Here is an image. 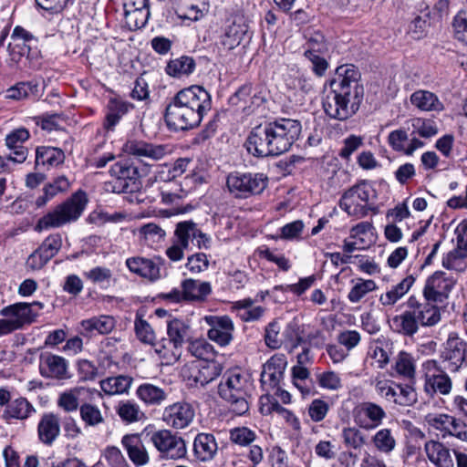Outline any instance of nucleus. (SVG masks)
I'll use <instances>...</instances> for the list:
<instances>
[{"mask_svg":"<svg viewBox=\"0 0 467 467\" xmlns=\"http://www.w3.org/2000/svg\"><path fill=\"white\" fill-rule=\"evenodd\" d=\"M452 27L455 39L467 46V9L457 13L453 18Z\"/></svg>","mask_w":467,"mask_h":467,"instance_id":"58","label":"nucleus"},{"mask_svg":"<svg viewBox=\"0 0 467 467\" xmlns=\"http://www.w3.org/2000/svg\"><path fill=\"white\" fill-rule=\"evenodd\" d=\"M286 368V359L284 355H275L263 366L261 383L269 388H275L283 379Z\"/></svg>","mask_w":467,"mask_h":467,"instance_id":"26","label":"nucleus"},{"mask_svg":"<svg viewBox=\"0 0 467 467\" xmlns=\"http://www.w3.org/2000/svg\"><path fill=\"white\" fill-rule=\"evenodd\" d=\"M35 412L34 407L25 398H19L7 404L3 417L5 419L25 420Z\"/></svg>","mask_w":467,"mask_h":467,"instance_id":"44","label":"nucleus"},{"mask_svg":"<svg viewBox=\"0 0 467 467\" xmlns=\"http://www.w3.org/2000/svg\"><path fill=\"white\" fill-rule=\"evenodd\" d=\"M38 97V84L33 81L18 82L6 89L5 99L12 100L32 99Z\"/></svg>","mask_w":467,"mask_h":467,"instance_id":"40","label":"nucleus"},{"mask_svg":"<svg viewBox=\"0 0 467 467\" xmlns=\"http://www.w3.org/2000/svg\"><path fill=\"white\" fill-rule=\"evenodd\" d=\"M0 315L5 317L0 319V336L21 329L25 325H29L36 319V314L26 303H16L5 306L0 311Z\"/></svg>","mask_w":467,"mask_h":467,"instance_id":"10","label":"nucleus"},{"mask_svg":"<svg viewBox=\"0 0 467 467\" xmlns=\"http://www.w3.org/2000/svg\"><path fill=\"white\" fill-rule=\"evenodd\" d=\"M272 147H274L275 156L281 155L288 151L291 146L298 140L302 125L297 119H279L273 122H268Z\"/></svg>","mask_w":467,"mask_h":467,"instance_id":"7","label":"nucleus"},{"mask_svg":"<svg viewBox=\"0 0 467 467\" xmlns=\"http://www.w3.org/2000/svg\"><path fill=\"white\" fill-rule=\"evenodd\" d=\"M79 393V389H73L69 391L61 393L57 400L58 407L67 412L76 410L78 407Z\"/></svg>","mask_w":467,"mask_h":467,"instance_id":"64","label":"nucleus"},{"mask_svg":"<svg viewBox=\"0 0 467 467\" xmlns=\"http://www.w3.org/2000/svg\"><path fill=\"white\" fill-rule=\"evenodd\" d=\"M132 108L133 106L126 101L111 98L107 105L108 112L103 123L104 129L108 131L114 130L121 118Z\"/></svg>","mask_w":467,"mask_h":467,"instance_id":"32","label":"nucleus"},{"mask_svg":"<svg viewBox=\"0 0 467 467\" xmlns=\"http://www.w3.org/2000/svg\"><path fill=\"white\" fill-rule=\"evenodd\" d=\"M163 262L161 257L146 259L143 257H132L126 261L128 268L143 278L150 281H156L161 278L160 265Z\"/></svg>","mask_w":467,"mask_h":467,"instance_id":"25","label":"nucleus"},{"mask_svg":"<svg viewBox=\"0 0 467 467\" xmlns=\"http://www.w3.org/2000/svg\"><path fill=\"white\" fill-rule=\"evenodd\" d=\"M172 8L182 20L195 22L203 17L209 10L205 0H171Z\"/></svg>","mask_w":467,"mask_h":467,"instance_id":"23","label":"nucleus"},{"mask_svg":"<svg viewBox=\"0 0 467 467\" xmlns=\"http://www.w3.org/2000/svg\"><path fill=\"white\" fill-rule=\"evenodd\" d=\"M65 153L60 148L51 146H38L36 149V167L42 166L49 169L57 167L65 161Z\"/></svg>","mask_w":467,"mask_h":467,"instance_id":"30","label":"nucleus"},{"mask_svg":"<svg viewBox=\"0 0 467 467\" xmlns=\"http://www.w3.org/2000/svg\"><path fill=\"white\" fill-rule=\"evenodd\" d=\"M138 399L147 406H160L168 397L165 389L151 383H143L136 390Z\"/></svg>","mask_w":467,"mask_h":467,"instance_id":"36","label":"nucleus"},{"mask_svg":"<svg viewBox=\"0 0 467 467\" xmlns=\"http://www.w3.org/2000/svg\"><path fill=\"white\" fill-rule=\"evenodd\" d=\"M30 138V133L26 128H18L12 130L5 137V145L12 150L8 160L13 162L23 163L28 155V150L23 144Z\"/></svg>","mask_w":467,"mask_h":467,"instance_id":"24","label":"nucleus"},{"mask_svg":"<svg viewBox=\"0 0 467 467\" xmlns=\"http://www.w3.org/2000/svg\"><path fill=\"white\" fill-rule=\"evenodd\" d=\"M377 287L373 280H360L349 291L348 298L352 303L359 302L368 292Z\"/></svg>","mask_w":467,"mask_h":467,"instance_id":"60","label":"nucleus"},{"mask_svg":"<svg viewBox=\"0 0 467 467\" xmlns=\"http://www.w3.org/2000/svg\"><path fill=\"white\" fill-rule=\"evenodd\" d=\"M361 430L355 426L343 428L341 437L346 447L360 450L366 444V436Z\"/></svg>","mask_w":467,"mask_h":467,"instance_id":"50","label":"nucleus"},{"mask_svg":"<svg viewBox=\"0 0 467 467\" xmlns=\"http://www.w3.org/2000/svg\"><path fill=\"white\" fill-rule=\"evenodd\" d=\"M218 450L217 442L213 434L199 433L193 442L195 456L202 462L212 460Z\"/></svg>","mask_w":467,"mask_h":467,"instance_id":"34","label":"nucleus"},{"mask_svg":"<svg viewBox=\"0 0 467 467\" xmlns=\"http://www.w3.org/2000/svg\"><path fill=\"white\" fill-rule=\"evenodd\" d=\"M425 420L431 427L442 432V436L445 437L450 433L451 424L454 422V416L444 413H430L425 417Z\"/></svg>","mask_w":467,"mask_h":467,"instance_id":"52","label":"nucleus"},{"mask_svg":"<svg viewBox=\"0 0 467 467\" xmlns=\"http://www.w3.org/2000/svg\"><path fill=\"white\" fill-rule=\"evenodd\" d=\"M150 441L163 459L180 460L185 458L187 454L185 441L173 434L170 430L162 429L151 432Z\"/></svg>","mask_w":467,"mask_h":467,"instance_id":"9","label":"nucleus"},{"mask_svg":"<svg viewBox=\"0 0 467 467\" xmlns=\"http://www.w3.org/2000/svg\"><path fill=\"white\" fill-rule=\"evenodd\" d=\"M195 69V62L192 57L183 56L171 60L166 67V73L170 76L180 78L189 75Z\"/></svg>","mask_w":467,"mask_h":467,"instance_id":"47","label":"nucleus"},{"mask_svg":"<svg viewBox=\"0 0 467 467\" xmlns=\"http://www.w3.org/2000/svg\"><path fill=\"white\" fill-rule=\"evenodd\" d=\"M82 420L89 425L95 426L103 421V417L98 407L91 404H83L79 409Z\"/></svg>","mask_w":467,"mask_h":467,"instance_id":"63","label":"nucleus"},{"mask_svg":"<svg viewBox=\"0 0 467 467\" xmlns=\"http://www.w3.org/2000/svg\"><path fill=\"white\" fill-rule=\"evenodd\" d=\"M114 180L105 183L107 192L127 193L128 202H140L139 193L142 189L141 176L139 168L130 160H120L115 162L109 170Z\"/></svg>","mask_w":467,"mask_h":467,"instance_id":"5","label":"nucleus"},{"mask_svg":"<svg viewBox=\"0 0 467 467\" xmlns=\"http://www.w3.org/2000/svg\"><path fill=\"white\" fill-rule=\"evenodd\" d=\"M188 350L198 358L197 360H211L210 358L213 356V346L204 339L190 341Z\"/></svg>","mask_w":467,"mask_h":467,"instance_id":"55","label":"nucleus"},{"mask_svg":"<svg viewBox=\"0 0 467 467\" xmlns=\"http://www.w3.org/2000/svg\"><path fill=\"white\" fill-rule=\"evenodd\" d=\"M270 130L267 123L260 124L252 129L244 147L248 153L257 158L275 156L274 147H272Z\"/></svg>","mask_w":467,"mask_h":467,"instance_id":"16","label":"nucleus"},{"mask_svg":"<svg viewBox=\"0 0 467 467\" xmlns=\"http://www.w3.org/2000/svg\"><path fill=\"white\" fill-rule=\"evenodd\" d=\"M181 223L185 225L183 231L189 234V240H196L198 248L207 249L210 247V237L199 230L194 223L186 221Z\"/></svg>","mask_w":467,"mask_h":467,"instance_id":"59","label":"nucleus"},{"mask_svg":"<svg viewBox=\"0 0 467 467\" xmlns=\"http://www.w3.org/2000/svg\"><path fill=\"white\" fill-rule=\"evenodd\" d=\"M456 281L442 271H437L429 276L422 290V296L433 303L445 302Z\"/></svg>","mask_w":467,"mask_h":467,"instance_id":"13","label":"nucleus"},{"mask_svg":"<svg viewBox=\"0 0 467 467\" xmlns=\"http://www.w3.org/2000/svg\"><path fill=\"white\" fill-rule=\"evenodd\" d=\"M404 306L405 310L393 318V323L405 336L412 337L420 327H434L441 321V308L423 296H410Z\"/></svg>","mask_w":467,"mask_h":467,"instance_id":"3","label":"nucleus"},{"mask_svg":"<svg viewBox=\"0 0 467 467\" xmlns=\"http://www.w3.org/2000/svg\"><path fill=\"white\" fill-rule=\"evenodd\" d=\"M374 448L383 454H390L397 447L396 431L390 428H381L371 437Z\"/></svg>","mask_w":467,"mask_h":467,"instance_id":"39","label":"nucleus"},{"mask_svg":"<svg viewBox=\"0 0 467 467\" xmlns=\"http://www.w3.org/2000/svg\"><path fill=\"white\" fill-rule=\"evenodd\" d=\"M268 178L264 173L231 172L226 178V186L235 198L245 199L260 194L267 186Z\"/></svg>","mask_w":467,"mask_h":467,"instance_id":"8","label":"nucleus"},{"mask_svg":"<svg viewBox=\"0 0 467 467\" xmlns=\"http://www.w3.org/2000/svg\"><path fill=\"white\" fill-rule=\"evenodd\" d=\"M385 398L400 406H411L417 401V393L409 385H397L395 389H388Z\"/></svg>","mask_w":467,"mask_h":467,"instance_id":"42","label":"nucleus"},{"mask_svg":"<svg viewBox=\"0 0 467 467\" xmlns=\"http://www.w3.org/2000/svg\"><path fill=\"white\" fill-rule=\"evenodd\" d=\"M212 108L209 92L193 85L178 91L167 104L164 119L171 130H188L197 128Z\"/></svg>","mask_w":467,"mask_h":467,"instance_id":"2","label":"nucleus"},{"mask_svg":"<svg viewBox=\"0 0 467 467\" xmlns=\"http://www.w3.org/2000/svg\"><path fill=\"white\" fill-rule=\"evenodd\" d=\"M253 384L250 375L240 368L227 371L218 386V394L237 416L249 411Z\"/></svg>","mask_w":467,"mask_h":467,"instance_id":"4","label":"nucleus"},{"mask_svg":"<svg viewBox=\"0 0 467 467\" xmlns=\"http://www.w3.org/2000/svg\"><path fill=\"white\" fill-rule=\"evenodd\" d=\"M256 438L254 431L247 427H236L230 430V441L240 446L250 445Z\"/></svg>","mask_w":467,"mask_h":467,"instance_id":"56","label":"nucleus"},{"mask_svg":"<svg viewBox=\"0 0 467 467\" xmlns=\"http://www.w3.org/2000/svg\"><path fill=\"white\" fill-rule=\"evenodd\" d=\"M414 282L415 278L412 275L406 276L400 283L392 285L390 289L380 295L379 299L380 304L384 306H394L410 291Z\"/></svg>","mask_w":467,"mask_h":467,"instance_id":"37","label":"nucleus"},{"mask_svg":"<svg viewBox=\"0 0 467 467\" xmlns=\"http://www.w3.org/2000/svg\"><path fill=\"white\" fill-rule=\"evenodd\" d=\"M353 420L359 429L372 431L379 427L387 417L385 410L372 401H363L353 409Z\"/></svg>","mask_w":467,"mask_h":467,"instance_id":"12","label":"nucleus"},{"mask_svg":"<svg viewBox=\"0 0 467 467\" xmlns=\"http://www.w3.org/2000/svg\"><path fill=\"white\" fill-rule=\"evenodd\" d=\"M39 440L51 445L60 433L59 418L54 413H45L37 426Z\"/></svg>","mask_w":467,"mask_h":467,"instance_id":"29","label":"nucleus"},{"mask_svg":"<svg viewBox=\"0 0 467 467\" xmlns=\"http://www.w3.org/2000/svg\"><path fill=\"white\" fill-rule=\"evenodd\" d=\"M413 134H418L422 138H431L438 133V127L431 119H415L412 121Z\"/></svg>","mask_w":467,"mask_h":467,"instance_id":"57","label":"nucleus"},{"mask_svg":"<svg viewBox=\"0 0 467 467\" xmlns=\"http://www.w3.org/2000/svg\"><path fill=\"white\" fill-rule=\"evenodd\" d=\"M364 144V138L359 135L350 134L342 141V147L338 150V156L346 161L351 160V156Z\"/></svg>","mask_w":467,"mask_h":467,"instance_id":"54","label":"nucleus"},{"mask_svg":"<svg viewBox=\"0 0 467 467\" xmlns=\"http://www.w3.org/2000/svg\"><path fill=\"white\" fill-rule=\"evenodd\" d=\"M455 234L456 247L442 258V266L462 272L467 268V223L459 224Z\"/></svg>","mask_w":467,"mask_h":467,"instance_id":"14","label":"nucleus"},{"mask_svg":"<svg viewBox=\"0 0 467 467\" xmlns=\"http://www.w3.org/2000/svg\"><path fill=\"white\" fill-rule=\"evenodd\" d=\"M84 206H57V208L42 217L35 229L42 230L59 227L67 223L77 220L83 213Z\"/></svg>","mask_w":467,"mask_h":467,"instance_id":"19","label":"nucleus"},{"mask_svg":"<svg viewBox=\"0 0 467 467\" xmlns=\"http://www.w3.org/2000/svg\"><path fill=\"white\" fill-rule=\"evenodd\" d=\"M195 416L193 407L185 401H178L164 408L161 420L170 428L183 430L190 426Z\"/></svg>","mask_w":467,"mask_h":467,"instance_id":"17","label":"nucleus"},{"mask_svg":"<svg viewBox=\"0 0 467 467\" xmlns=\"http://www.w3.org/2000/svg\"><path fill=\"white\" fill-rule=\"evenodd\" d=\"M248 33V26L243 19L234 20L229 25L223 36H222V45L227 49L232 50L238 47Z\"/></svg>","mask_w":467,"mask_h":467,"instance_id":"35","label":"nucleus"},{"mask_svg":"<svg viewBox=\"0 0 467 467\" xmlns=\"http://www.w3.org/2000/svg\"><path fill=\"white\" fill-rule=\"evenodd\" d=\"M397 373L406 378H413L415 374V366L412 357L405 352H400L395 363Z\"/></svg>","mask_w":467,"mask_h":467,"instance_id":"61","label":"nucleus"},{"mask_svg":"<svg viewBox=\"0 0 467 467\" xmlns=\"http://www.w3.org/2000/svg\"><path fill=\"white\" fill-rule=\"evenodd\" d=\"M118 415L126 422H135L140 420L143 412L140 406L131 400H125L119 403L117 408Z\"/></svg>","mask_w":467,"mask_h":467,"instance_id":"51","label":"nucleus"},{"mask_svg":"<svg viewBox=\"0 0 467 467\" xmlns=\"http://www.w3.org/2000/svg\"><path fill=\"white\" fill-rule=\"evenodd\" d=\"M134 329L140 341L145 344H150L155 348V345L157 344V342H155V333L150 325L139 316V314L136 316Z\"/></svg>","mask_w":467,"mask_h":467,"instance_id":"53","label":"nucleus"},{"mask_svg":"<svg viewBox=\"0 0 467 467\" xmlns=\"http://www.w3.org/2000/svg\"><path fill=\"white\" fill-rule=\"evenodd\" d=\"M424 372V390L433 397L435 394L448 395L452 388V382L441 366L434 359H429L422 365Z\"/></svg>","mask_w":467,"mask_h":467,"instance_id":"11","label":"nucleus"},{"mask_svg":"<svg viewBox=\"0 0 467 467\" xmlns=\"http://www.w3.org/2000/svg\"><path fill=\"white\" fill-rule=\"evenodd\" d=\"M62 239L59 234H53L46 238L43 244L38 247L39 252L49 261L60 250Z\"/></svg>","mask_w":467,"mask_h":467,"instance_id":"62","label":"nucleus"},{"mask_svg":"<svg viewBox=\"0 0 467 467\" xmlns=\"http://www.w3.org/2000/svg\"><path fill=\"white\" fill-rule=\"evenodd\" d=\"M69 188V182L67 177L59 176L53 182L48 183L43 189V194L40 195L36 204H46L51 201L59 192H66Z\"/></svg>","mask_w":467,"mask_h":467,"instance_id":"48","label":"nucleus"},{"mask_svg":"<svg viewBox=\"0 0 467 467\" xmlns=\"http://www.w3.org/2000/svg\"><path fill=\"white\" fill-rule=\"evenodd\" d=\"M313 39L308 42V48L305 50L304 56L311 62V70L318 77L322 78L326 75L328 68L327 60L319 55V48H315V43Z\"/></svg>","mask_w":467,"mask_h":467,"instance_id":"45","label":"nucleus"},{"mask_svg":"<svg viewBox=\"0 0 467 467\" xmlns=\"http://www.w3.org/2000/svg\"><path fill=\"white\" fill-rule=\"evenodd\" d=\"M443 368L456 372L467 366V343L458 337H450L441 355Z\"/></svg>","mask_w":467,"mask_h":467,"instance_id":"18","label":"nucleus"},{"mask_svg":"<svg viewBox=\"0 0 467 467\" xmlns=\"http://www.w3.org/2000/svg\"><path fill=\"white\" fill-rule=\"evenodd\" d=\"M206 323L210 326L207 336L209 339L224 347L233 340L234 323L228 316L205 317Z\"/></svg>","mask_w":467,"mask_h":467,"instance_id":"21","label":"nucleus"},{"mask_svg":"<svg viewBox=\"0 0 467 467\" xmlns=\"http://www.w3.org/2000/svg\"><path fill=\"white\" fill-rule=\"evenodd\" d=\"M132 381L133 379L130 376L119 375L101 380L100 388L108 395L123 394L128 392Z\"/></svg>","mask_w":467,"mask_h":467,"instance_id":"41","label":"nucleus"},{"mask_svg":"<svg viewBox=\"0 0 467 467\" xmlns=\"http://www.w3.org/2000/svg\"><path fill=\"white\" fill-rule=\"evenodd\" d=\"M329 86L330 90L322 102L325 113L338 120H346L354 116L364 98V87L358 68L353 64L337 67Z\"/></svg>","mask_w":467,"mask_h":467,"instance_id":"1","label":"nucleus"},{"mask_svg":"<svg viewBox=\"0 0 467 467\" xmlns=\"http://www.w3.org/2000/svg\"><path fill=\"white\" fill-rule=\"evenodd\" d=\"M39 372L47 379H67L70 378L67 361L58 355L42 353L39 357Z\"/></svg>","mask_w":467,"mask_h":467,"instance_id":"22","label":"nucleus"},{"mask_svg":"<svg viewBox=\"0 0 467 467\" xmlns=\"http://www.w3.org/2000/svg\"><path fill=\"white\" fill-rule=\"evenodd\" d=\"M121 443L126 449L129 458L136 466H142L149 462L148 451L139 435H125Z\"/></svg>","mask_w":467,"mask_h":467,"instance_id":"27","label":"nucleus"},{"mask_svg":"<svg viewBox=\"0 0 467 467\" xmlns=\"http://www.w3.org/2000/svg\"><path fill=\"white\" fill-rule=\"evenodd\" d=\"M377 198V192L373 185L367 180H362L347 192H344L342 200L349 201L352 203L364 202L368 204Z\"/></svg>","mask_w":467,"mask_h":467,"instance_id":"31","label":"nucleus"},{"mask_svg":"<svg viewBox=\"0 0 467 467\" xmlns=\"http://www.w3.org/2000/svg\"><path fill=\"white\" fill-rule=\"evenodd\" d=\"M182 288L183 289L184 299L187 301L202 300L211 293L210 283L199 282L193 279L183 281Z\"/></svg>","mask_w":467,"mask_h":467,"instance_id":"43","label":"nucleus"},{"mask_svg":"<svg viewBox=\"0 0 467 467\" xmlns=\"http://www.w3.org/2000/svg\"><path fill=\"white\" fill-rule=\"evenodd\" d=\"M167 338H161L155 345V352L166 359L178 360L182 348L191 339V327L187 321L172 318L167 321Z\"/></svg>","mask_w":467,"mask_h":467,"instance_id":"6","label":"nucleus"},{"mask_svg":"<svg viewBox=\"0 0 467 467\" xmlns=\"http://www.w3.org/2000/svg\"><path fill=\"white\" fill-rule=\"evenodd\" d=\"M410 102L422 111L441 112L444 109L443 103L438 96L429 90H416L410 95Z\"/></svg>","mask_w":467,"mask_h":467,"instance_id":"33","label":"nucleus"},{"mask_svg":"<svg viewBox=\"0 0 467 467\" xmlns=\"http://www.w3.org/2000/svg\"><path fill=\"white\" fill-rule=\"evenodd\" d=\"M123 149L129 155L160 161L171 152L168 144H154L144 140H128Z\"/></svg>","mask_w":467,"mask_h":467,"instance_id":"20","label":"nucleus"},{"mask_svg":"<svg viewBox=\"0 0 467 467\" xmlns=\"http://www.w3.org/2000/svg\"><path fill=\"white\" fill-rule=\"evenodd\" d=\"M125 23L130 30H137L144 27L150 18V9L135 10L130 5V8H123Z\"/></svg>","mask_w":467,"mask_h":467,"instance_id":"49","label":"nucleus"},{"mask_svg":"<svg viewBox=\"0 0 467 467\" xmlns=\"http://www.w3.org/2000/svg\"><path fill=\"white\" fill-rule=\"evenodd\" d=\"M185 225L179 223L174 232L172 244L166 249L167 257L172 262L181 261L184 256V250L189 246V234L184 233Z\"/></svg>","mask_w":467,"mask_h":467,"instance_id":"38","label":"nucleus"},{"mask_svg":"<svg viewBox=\"0 0 467 467\" xmlns=\"http://www.w3.org/2000/svg\"><path fill=\"white\" fill-rule=\"evenodd\" d=\"M424 450L428 459L437 467H454L450 449L443 443L429 441L425 443Z\"/></svg>","mask_w":467,"mask_h":467,"instance_id":"28","label":"nucleus"},{"mask_svg":"<svg viewBox=\"0 0 467 467\" xmlns=\"http://www.w3.org/2000/svg\"><path fill=\"white\" fill-rule=\"evenodd\" d=\"M223 370L222 365L215 360H194L183 368V374L195 385L205 386L214 380Z\"/></svg>","mask_w":467,"mask_h":467,"instance_id":"15","label":"nucleus"},{"mask_svg":"<svg viewBox=\"0 0 467 467\" xmlns=\"http://www.w3.org/2000/svg\"><path fill=\"white\" fill-rule=\"evenodd\" d=\"M82 328L88 333L94 331L99 334H108L112 331L115 327V320L109 316L94 317L81 322Z\"/></svg>","mask_w":467,"mask_h":467,"instance_id":"46","label":"nucleus"}]
</instances>
